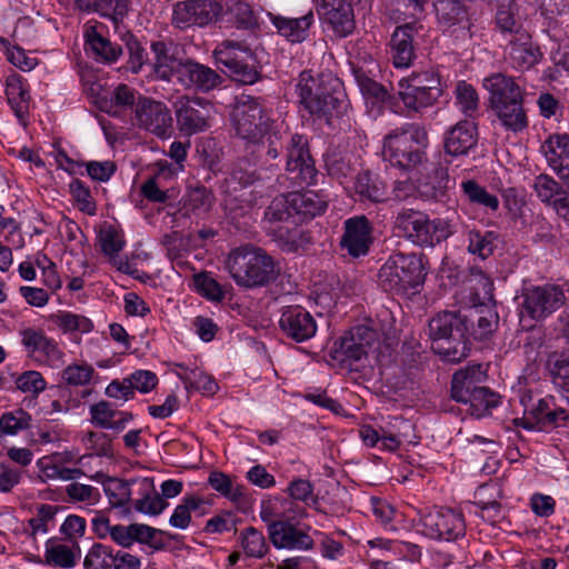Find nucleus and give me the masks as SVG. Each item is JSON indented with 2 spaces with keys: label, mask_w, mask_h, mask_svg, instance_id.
<instances>
[{
  "label": "nucleus",
  "mask_w": 569,
  "mask_h": 569,
  "mask_svg": "<svg viewBox=\"0 0 569 569\" xmlns=\"http://www.w3.org/2000/svg\"><path fill=\"white\" fill-rule=\"evenodd\" d=\"M208 483L222 497L234 503L244 501V488L237 483L230 476L221 471H212L209 475Z\"/></svg>",
  "instance_id": "obj_40"
},
{
  "label": "nucleus",
  "mask_w": 569,
  "mask_h": 569,
  "mask_svg": "<svg viewBox=\"0 0 569 569\" xmlns=\"http://www.w3.org/2000/svg\"><path fill=\"white\" fill-rule=\"evenodd\" d=\"M56 515V507L51 505H41L37 515L28 520L26 531L36 538L38 533H47L48 521L52 520Z\"/></svg>",
  "instance_id": "obj_63"
},
{
  "label": "nucleus",
  "mask_w": 569,
  "mask_h": 569,
  "mask_svg": "<svg viewBox=\"0 0 569 569\" xmlns=\"http://www.w3.org/2000/svg\"><path fill=\"white\" fill-rule=\"evenodd\" d=\"M214 113L213 104L200 98L189 99L183 97L174 103L178 129L186 136L202 132L210 128Z\"/></svg>",
  "instance_id": "obj_10"
},
{
  "label": "nucleus",
  "mask_w": 569,
  "mask_h": 569,
  "mask_svg": "<svg viewBox=\"0 0 569 569\" xmlns=\"http://www.w3.org/2000/svg\"><path fill=\"white\" fill-rule=\"evenodd\" d=\"M213 57L223 67L222 71L239 83L253 84L260 77L256 54L241 42H221L214 49Z\"/></svg>",
  "instance_id": "obj_5"
},
{
  "label": "nucleus",
  "mask_w": 569,
  "mask_h": 569,
  "mask_svg": "<svg viewBox=\"0 0 569 569\" xmlns=\"http://www.w3.org/2000/svg\"><path fill=\"white\" fill-rule=\"evenodd\" d=\"M508 57L515 69L526 71L539 62L542 53L529 33H521L518 39L509 40Z\"/></svg>",
  "instance_id": "obj_25"
},
{
  "label": "nucleus",
  "mask_w": 569,
  "mask_h": 569,
  "mask_svg": "<svg viewBox=\"0 0 569 569\" xmlns=\"http://www.w3.org/2000/svg\"><path fill=\"white\" fill-rule=\"evenodd\" d=\"M224 11L221 0H186L173 7L172 23L184 30L217 22Z\"/></svg>",
  "instance_id": "obj_8"
},
{
  "label": "nucleus",
  "mask_w": 569,
  "mask_h": 569,
  "mask_svg": "<svg viewBox=\"0 0 569 569\" xmlns=\"http://www.w3.org/2000/svg\"><path fill=\"white\" fill-rule=\"evenodd\" d=\"M240 537L241 546L248 557L260 559L268 553L269 546L266 538L263 533L254 527L243 529Z\"/></svg>",
  "instance_id": "obj_45"
},
{
  "label": "nucleus",
  "mask_w": 569,
  "mask_h": 569,
  "mask_svg": "<svg viewBox=\"0 0 569 569\" xmlns=\"http://www.w3.org/2000/svg\"><path fill=\"white\" fill-rule=\"evenodd\" d=\"M466 405H469V411L476 418H481L491 412V410L499 406L500 396L491 391L487 387H480L470 398L466 399Z\"/></svg>",
  "instance_id": "obj_41"
},
{
  "label": "nucleus",
  "mask_w": 569,
  "mask_h": 569,
  "mask_svg": "<svg viewBox=\"0 0 569 569\" xmlns=\"http://www.w3.org/2000/svg\"><path fill=\"white\" fill-rule=\"evenodd\" d=\"M177 78L184 87L204 93L216 89L222 82L217 71L193 60H186L178 66Z\"/></svg>",
  "instance_id": "obj_19"
},
{
  "label": "nucleus",
  "mask_w": 569,
  "mask_h": 569,
  "mask_svg": "<svg viewBox=\"0 0 569 569\" xmlns=\"http://www.w3.org/2000/svg\"><path fill=\"white\" fill-rule=\"evenodd\" d=\"M94 369L91 365L86 362L72 363L61 371V379L69 386H86L91 381Z\"/></svg>",
  "instance_id": "obj_52"
},
{
  "label": "nucleus",
  "mask_w": 569,
  "mask_h": 569,
  "mask_svg": "<svg viewBox=\"0 0 569 569\" xmlns=\"http://www.w3.org/2000/svg\"><path fill=\"white\" fill-rule=\"evenodd\" d=\"M422 532L432 539L456 540L465 535L462 515L451 509L429 511L421 518Z\"/></svg>",
  "instance_id": "obj_13"
},
{
  "label": "nucleus",
  "mask_w": 569,
  "mask_h": 569,
  "mask_svg": "<svg viewBox=\"0 0 569 569\" xmlns=\"http://www.w3.org/2000/svg\"><path fill=\"white\" fill-rule=\"evenodd\" d=\"M413 59L412 27L406 24L393 31V67L408 68Z\"/></svg>",
  "instance_id": "obj_36"
},
{
  "label": "nucleus",
  "mask_w": 569,
  "mask_h": 569,
  "mask_svg": "<svg viewBox=\"0 0 569 569\" xmlns=\"http://www.w3.org/2000/svg\"><path fill=\"white\" fill-rule=\"evenodd\" d=\"M83 442L87 449L91 451L90 457H113L112 441L103 432L90 431L84 436Z\"/></svg>",
  "instance_id": "obj_59"
},
{
  "label": "nucleus",
  "mask_w": 569,
  "mask_h": 569,
  "mask_svg": "<svg viewBox=\"0 0 569 569\" xmlns=\"http://www.w3.org/2000/svg\"><path fill=\"white\" fill-rule=\"evenodd\" d=\"M501 127L512 133H520L529 126L523 100L491 107Z\"/></svg>",
  "instance_id": "obj_32"
},
{
  "label": "nucleus",
  "mask_w": 569,
  "mask_h": 569,
  "mask_svg": "<svg viewBox=\"0 0 569 569\" xmlns=\"http://www.w3.org/2000/svg\"><path fill=\"white\" fill-rule=\"evenodd\" d=\"M485 297L482 300L478 298V292L470 291V302L472 309L468 315L462 317L465 321L463 333L469 335L476 340H486L490 338L498 328L499 317L492 307H487L492 301L491 287H482Z\"/></svg>",
  "instance_id": "obj_9"
},
{
  "label": "nucleus",
  "mask_w": 569,
  "mask_h": 569,
  "mask_svg": "<svg viewBox=\"0 0 569 569\" xmlns=\"http://www.w3.org/2000/svg\"><path fill=\"white\" fill-rule=\"evenodd\" d=\"M497 28L505 36L508 41L510 39H518L521 33H529L518 21L510 10L501 9L496 16Z\"/></svg>",
  "instance_id": "obj_58"
},
{
  "label": "nucleus",
  "mask_w": 569,
  "mask_h": 569,
  "mask_svg": "<svg viewBox=\"0 0 569 569\" xmlns=\"http://www.w3.org/2000/svg\"><path fill=\"white\" fill-rule=\"evenodd\" d=\"M463 194L472 204L482 207L486 212H496L499 209V199L475 180H465L460 184Z\"/></svg>",
  "instance_id": "obj_39"
},
{
  "label": "nucleus",
  "mask_w": 569,
  "mask_h": 569,
  "mask_svg": "<svg viewBox=\"0 0 569 569\" xmlns=\"http://www.w3.org/2000/svg\"><path fill=\"white\" fill-rule=\"evenodd\" d=\"M138 483L142 498L134 501V509L142 513L159 515L166 507L164 500L154 491L153 482L149 478H143Z\"/></svg>",
  "instance_id": "obj_38"
},
{
  "label": "nucleus",
  "mask_w": 569,
  "mask_h": 569,
  "mask_svg": "<svg viewBox=\"0 0 569 569\" xmlns=\"http://www.w3.org/2000/svg\"><path fill=\"white\" fill-rule=\"evenodd\" d=\"M355 189L361 197L373 202L383 201L386 198V190L380 187L368 172H362L357 176Z\"/></svg>",
  "instance_id": "obj_57"
},
{
  "label": "nucleus",
  "mask_w": 569,
  "mask_h": 569,
  "mask_svg": "<svg viewBox=\"0 0 569 569\" xmlns=\"http://www.w3.org/2000/svg\"><path fill=\"white\" fill-rule=\"evenodd\" d=\"M548 166L569 187V134L555 133L540 146Z\"/></svg>",
  "instance_id": "obj_21"
},
{
  "label": "nucleus",
  "mask_w": 569,
  "mask_h": 569,
  "mask_svg": "<svg viewBox=\"0 0 569 569\" xmlns=\"http://www.w3.org/2000/svg\"><path fill=\"white\" fill-rule=\"evenodd\" d=\"M393 268L402 284H423L426 281L427 268L421 256L397 253L393 257Z\"/></svg>",
  "instance_id": "obj_26"
},
{
  "label": "nucleus",
  "mask_w": 569,
  "mask_h": 569,
  "mask_svg": "<svg viewBox=\"0 0 569 569\" xmlns=\"http://www.w3.org/2000/svg\"><path fill=\"white\" fill-rule=\"evenodd\" d=\"M293 216L289 193L276 197L264 211V220L270 223L288 221Z\"/></svg>",
  "instance_id": "obj_55"
},
{
  "label": "nucleus",
  "mask_w": 569,
  "mask_h": 569,
  "mask_svg": "<svg viewBox=\"0 0 569 569\" xmlns=\"http://www.w3.org/2000/svg\"><path fill=\"white\" fill-rule=\"evenodd\" d=\"M81 10L94 11L110 18L116 28L128 14L131 0H76Z\"/></svg>",
  "instance_id": "obj_33"
},
{
  "label": "nucleus",
  "mask_w": 569,
  "mask_h": 569,
  "mask_svg": "<svg viewBox=\"0 0 569 569\" xmlns=\"http://www.w3.org/2000/svg\"><path fill=\"white\" fill-rule=\"evenodd\" d=\"M522 297L523 311L533 319L545 317L565 302L560 287H523Z\"/></svg>",
  "instance_id": "obj_16"
},
{
  "label": "nucleus",
  "mask_w": 569,
  "mask_h": 569,
  "mask_svg": "<svg viewBox=\"0 0 569 569\" xmlns=\"http://www.w3.org/2000/svg\"><path fill=\"white\" fill-rule=\"evenodd\" d=\"M104 492L112 507H124L131 501L130 482L118 478H108Z\"/></svg>",
  "instance_id": "obj_50"
},
{
  "label": "nucleus",
  "mask_w": 569,
  "mask_h": 569,
  "mask_svg": "<svg viewBox=\"0 0 569 569\" xmlns=\"http://www.w3.org/2000/svg\"><path fill=\"white\" fill-rule=\"evenodd\" d=\"M231 119L237 136L250 142H258L271 126L269 111L260 98L252 96L237 97Z\"/></svg>",
  "instance_id": "obj_4"
},
{
  "label": "nucleus",
  "mask_w": 569,
  "mask_h": 569,
  "mask_svg": "<svg viewBox=\"0 0 569 569\" xmlns=\"http://www.w3.org/2000/svg\"><path fill=\"white\" fill-rule=\"evenodd\" d=\"M290 202L295 214L311 219L325 212L327 202L313 191L290 192Z\"/></svg>",
  "instance_id": "obj_37"
},
{
  "label": "nucleus",
  "mask_w": 569,
  "mask_h": 569,
  "mask_svg": "<svg viewBox=\"0 0 569 569\" xmlns=\"http://www.w3.org/2000/svg\"><path fill=\"white\" fill-rule=\"evenodd\" d=\"M151 49L154 53V70L160 78L169 80L173 73L178 74V66L183 61H178L170 56L164 42H152Z\"/></svg>",
  "instance_id": "obj_43"
},
{
  "label": "nucleus",
  "mask_w": 569,
  "mask_h": 569,
  "mask_svg": "<svg viewBox=\"0 0 569 569\" xmlns=\"http://www.w3.org/2000/svg\"><path fill=\"white\" fill-rule=\"evenodd\" d=\"M21 343L26 351L51 368H61L64 365V352L58 343L47 337L42 330L27 328L21 330Z\"/></svg>",
  "instance_id": "obj_15"
},
{
  "label": "nucleus",
  "mask_w": 569,
  "mask_h": 569,
  "mask_svg": "<svg viewBox=\"0 0 569 569\" xmlns=\"http://www.w3.org/2000/svg\"><path fill=\"white\" fill-rule=\"evenodd\" d=\"M465 321L455 312H442L429 321V336L432 343L451 339L455 336L463 338Z\"/></svg>",
  "instance_id": "obj_31"
},
{
  "label": "nucleus",
  "mask_w": 569,
  "mask_h": 569,
  "mask_svg": "<svg viewBox=\"0 0 569 569\" xmlns=\"http://www.w3.org/2000/svg\"><path fill=\"white\" fill-rule=\"evenodd\" d=\"M284 147L286 169L293 183L299 187L313 184L318 171L309 152L307 138L298 133L289 134Z\"/></svg>",
  "instance_id": "obj_7"
},
{
  "label": "nucleus",
  "mask_w": 569,
  "mask_h": 569,
  "mask_svg": "<svg viewBox=\"0 0 569 569\" xmlns=\"http://www.w3.org/2000/svg\"><path fill=\"white\" fill-rule=\"evenodd\" d=\"M483 87L489 92L490 107L523 100L525 90L515 78L505 73H493L483 79Z\"/></svg>",
  "instance_id": "obj_22"
},
{
  "label": "nucleus",
  "mask_w": 569,
  "mask_h": 569,
  "mask_svg": "<svg viewBox=\"0 0 569 569\" xmlns=\"http://www.w3.org/2000/svg\"><path fill=\"white\" fill-rule=\"evenodd\" d=\"M279 327L283 335L297 342H303L317 332V323L309 311L300 306H289L283 308Z\"/></svg>",
  "instance_id": "obj_17"
},
{
  "label": "nucleus",
  "mask_w": 569,
  "mask_h": 569,
  "mask_svg": "<svg viewBox=\"0 0 569 569\" xmlns=\"http://www.w3.org/2000/svg\"><path fill=\"white\" fill-rule=\"evenodd\" d=\"M38 270L43 284H60L57 267L47 256H38L34 261H23L18 268L20 277L26 281L36 280Z\"/></svg>",
  "instance_id": "obj_34"
},
{
  "label": "nucleus",
  "mask_w": 569,
  "mask_h": 569,
  "mask_svg": "<svg viewBox=\"0 0 569 569\" xmlns=\"http://www.w3.org/2000/svg\"><path fill=\"white\" fill-rule=\"evenodd\" d=\"M428 146L427 131L419 124L410 123L393 132V170L398 169L403 179L396 181L395 189L409 191L413 189L412 169L425 160Z\"/></svg>",
  "instance_id": "obj_2"
},
{
  "label": "nucleus",
  "mask_w": 569,
  "mask_h": 569,
  "mask_svg": "<svg viewBox=\"0 0 569 569\" xmlns=\"http://www.w3.org/2000/svg\"><path fill=\"white\" fill-rule=\"evenodd\" d=\"M267 527L269 539L277 549L309 550L313 547L312 538L289 520H278Z\"/></svg>",
  "instance_id": "obj_20"
},
{
  "label": "nucleus",
  "mask_w": 569,
  "mask_h": 569,
  "mask_svg": "<svg viewBox=\"0 0 569 569\" xmlns=\"http://www.w3.org/2000/svg\"><path fill=\"white\" fill-rule=\"evenodd\" d=\"M352 74L361 92L366 97L373 99L372 103L385 102L389 97L387 89L382 84L369 78L362 68L352 66Z\"/></svg>",
  "instance_id": "obj_46"
},
{
  "label": "nucleus",
  "mask_w": 569,
  "mask_h": 569,
  "mask_svg": "<svg viewBox=\"0 0 569 569\" xmlns=\"http://www.w3.org/2000/svg\"><path fill=\"white\" fill-rule=\"evenodd\" d=\"M533 189L537 197L543 202L552 206L553 200L562 191L561 186L550 176L539 174L535 179Z\"/></svg>",
  "instance_id": "obj_61"
},
{
  "label": "nucleus",
  "mask_w": 569,
  "mask_h": 569,
  "mask_svg": "<svg viewBox=\"0 0 569 569\" xmlns=\"http://www.w3.org/2000/svg\"><path fill=\"white\" fill-rule=\"evenodd\" d=\"M477 142V127L470 120L459 121L445 133V150L452 157L468 154Z\"/></svg>",
  "instance_id": "obj_23"
},
{
  "label": "nucleus",
  "mask_w": 569,
  "mask_h": 569,
  "mask_svg": "<svg viewBox=\"0 0 569 569\" xmlns=\"http://www.w3.org/2000/svg\"><path fill=\"white\" fill-rule=\"evenodd\" d=\"M64 492L72 502L96 503L100 499V493L97 488L77 481L67 485Z\"/></svg>",
  "instance_id": "obj_62"
},
{
  "label": "nucleus",
  "mask_w": 569,
  "mask_h": 569,
  "mask_svg": "<svg viewBox=\"0 0 569 569\" xmlns=\"http://www.w3.org/2000/svg\"><path fill=\"white\" fill-rule=\"evenodd\" d=\"M268 233L284 252L298 253L305 251L310 244L308 233L298 228L290 229L283 226H277L269 228Z\"/></svg>",
  "instance_id": "obj_35"
},
{
  "label": "nucleus",
  "mask_w": 569,
  "mask_h": 569,
  "mask_svg": "<svg viewBox=\"0 0 569 569\" xmlns=\"http://www.w3.org/2000/svg\"><path fill=\"white\" fill-rule=\"evenodd\" d=\"M114 565V557L111 547L96 543L91 547L84 558L86 569H111Z\"/></svg>",
  "instance_id": "obj_49"
},
{
  "label": "nucleus",
  "mask_w": 569,
  "mask_h": 569,
  "mask_svg": "<svg viewBox=\"0 0 569 569\" xmlns=\"http://www.w3.org/2000/svg\"><path fill=\"white\" fill-rule=\"evenodd\" d=\"M438 81L428 73H412L399 80L398 102L407 112L419 111L431 106L440 96Z\"/></svg>",
  "instance_id": "obj_6"
},
{
  "label": "nucleus",
  "mask_w": 569,
  "mask_h": 569,
  "mask_svg": "<svg viewBox=\"0 0 569 569\" xmlns=\"http://www.w3.org/2000/svg\"><path fill=\"white\" fill-rule=\"evenodd\" d=\"M318 13L339 37H347L355 30L353 8L349 0H318Z\"/></svg>",
  "instance_id": "obj_18"
},
{
  "label": "nucleus",
  "mask_w": 569,
  "mask_h": 569,
  "mask_svg": "<svg viewBox=\"0 0 569 569\" xmlns=\"http://www.w3.org/2000/svg\"><path fill=\"white\" fill-rule=\"evenodd\" d=\"M121 39L129 54L127 68L138 73L148 61V52L131 32L127 31Z\"/></svg>",
  "instance_id": "obj_48"
},
{
  "label": "nucleus",
  "mask_w": 569,
  "mask_h": 569,
  "mask_svg": "<svg viewBox=\"0 0 569 569\" xmlns=\"http://www.w3.org/2000/svg\"><path fill=\"white\" fill-rule=\"evenodd\" d=\"M551 376L555 386L569 402V357H562L555 361Z\"/></svg>",
  "instance_id": "obj_64"
},
{
  "label": "nucleus",
  "mask_w": 569,
  "mask_h": 569,
  "mask_svg": "<svg viewBox=\"0 0 569 569\" xmlns=\"http://www.w3.org/2000/svg\"><path fill=\"white\" fill-rule=\"evenodd\" d=\"M323 74L313 76L311 71L305 70L299 74L296 91L300 104L312 116L330 117L339 110L343 100L340 93L331 91Z\"/></svg>",
  "instance_id": "obj_3"
},
{
  "label": "nucleus",
  "mask_w": 569,
  "mask_h": 569,
  "mask_svg": "<svg viewBox=\"0 0 569 569\" xmlns=\"http://www.w3.org/2000/svg\"><path fill=\"white\" fill-rule=\"evenodd\" d=\"M372 230V224L366 216L348 218L343 222L340 249L353 259L367 256L373 243Z\"/></svg>",
  "instance_id": "obj_14"
},
{
  "label": "nucleus",
  "mask_w": 569,
  "mask_h": 569,
  "mask_svg": "<svg viewBox=\"0 0 569 569\" xmlns=\"http://www.w3.org/2000/svg\"><path fill=\"white\" fill-rule=\"evenodd\" d=\"M487 375L482 365H471L458 370L451 380V397L458 402H466L478 390Z\"/></svg>",
  "instance_id": "obj_24"
},
{
  "label": "nucleus",
  "mask_w": 569,
  "mask_h": 569,
  "mask_svg": "<svg viewBox=\"0 0 569 569\" xmlns=\"http://www.w3.org/2000/svg\"><path fill=\"white\" fill-rule=\"evenodd\" d=\"M6 96L19 122L27 127L30 111V94L19 76L12 74L7 78Z\"/></svg>",
  "instance_id": "obj_28"
},
{
  "label": "nucleus",
  "mask_w": 569,
  "mask_h": 569,
  "mask_svg": "<svg viewBox=\"0 0 569 569\" xmlns=\"http://www.w3.org/2000/svg\"><path fill=\"white\" fill-rule=\"evenodd\" d=\"M87 42L97 58L106 62H114L122 52V48L102 37L94 29L87 32Z\"/></svg>",
  "instance_id": "obj_44"
},
{
  "label": "nucleus",
  "mask_w": 569,
  "mask_h": 569,
  "mask_svg": "<svg viewBox=\"0 0 569 569\" xmlns=\"http://www.w3.org/2000/svg\"><path fill=\"white\" fill-rule=\"evenodd\" d=\"M428 226V217L420 211H405L396 220V227L402 236L419 244L430 242Z\"/></svg>",
  "instance_id": "obj_27"
},
{
  "label": "nucleus",
  "mask_w": 569,
  "mask_h": 569,
  "mask_svg": "<svg viewBox=\"0 0 569 569\" xmlns=\"http://www.w3.org/2000/svg\"><path fill=\"white\" fill-rule=\"evenodd\" d=\"M31 416L23 409L4 412L0 417V431L4 435H17L30 427Z\"/></svg>",
  "instance_id": "obj_53"
},
{
  "label": "nucleus",
  "mask_w": 569,
  "mask_h": 569,
  "mask_svg": "<svg viewBox=\"0 0 569 569\" xmlns=\"http://www.w3.org/2000/svg\"><path fill=\"white\" fill-rule=\"evenodd\" d=\"M431 348L442 360L452 363L460 362L467 358L470 351L465 336L463 338L455 336L451 339L432 343Z\"/></svg>",
  "instance_id": "obj_42"
},
{
  "label": "nucleus",
  "mask_w": 569,
  "mask_h": 569,
  "mask_svg": "<svg viewBox=\"0 0 569 569\" xmlns=\"http://www.w3.org/2000/svg\"><path fill=\"white\" fill-rule=\"evenodd\" d=\"M271 21L278 32L290 42H302L307 39L310 27L315 21L311 10L299 18H287L282 16H271Z\"/></svg>",
  "instance_id": "obj_29"
},
{
  "label": "nucleus",
  "mask_w": 569,
  "mask_h": 569,
  "mask_svg": "<svg viewBox=\"0 0 569 569\" xmlns=\"http://www.w3.org/2000/svg\"><path fill=\"white\" fill-rule=\"evenodd\" d=\"M137 124L161 139L172 133V116L170 109L161 101L150 98H139L136 103Z\"/></svg>",
  "instance_id": "obj_12"
},
{
  "label": "nucleus",
  "mask_w": 569,
  "mask_h": 569,
  "mask_svg": "<svg viewBox=\"0 0 569 569\" xmlns=\"http://www.w3.org/2000/svg\"><path fill=\"white\" fill-rule=\"evenodd\" d=\"M552 402V398L540 399L538 403L532 406L528 412L532 418H528L526 416L522 418H516L513 420L515 425L527 430L536 429L537 423L546 422Z\"/></svg>",
  "instance_id": "obj_54"
},
{
  "label": "nucleus",
  "mask_w": 569,
  "mask_h": 569,
  "mask_svg": "<svg viewBox=\"0 0 569 569\" xmlns=\"http://www.w3.org/2000/svg\"><path fill=\"white\" fill-rule=\"evenodd\" d=\"M456 100L461 112L472 117L479 107V97L476 89L466 81H459L456 86Z\"/></svg>",
  "instance_id": "obj_51"
},
{
  "label": "nucleus",
  "mask_w": 569,
  "mask_h": 569,
  "mask_svg": "<svg viewBox=\"0 0 569 569\" xmlns=\"http://www.w3.org/2000/svg\"><path fill=\"white\" fill-rule=\"evenodd\" d=\"M227 267L237 284H268L280 276V266L266 250L243 246L232 250Z\"/></svg>",
  "instance_id": "obj_1"
},
{
  "label": "nucleus",
  "mask_w": 569,
  "mask_h": 569,
  "mask_svg": "<svg viewBox=\"0 0 569 569\" xmlns=\"http://www.w3.org/2000/svg\"><path fill=\"white\" fill-rule=\"evenodd\" d=\"M435 179V182L421 183L418 189L422 197L440 201L447 194L449 177L445 170H438Z\"/></svg>",
  "instance_id": "obj_60"
},
{
  "label": "nucleus",
  "mask_w": 569,
  "mask_h": 569,
  "mask_svg": "<svg viewBox=\"0 0 569 569\" xmlns=\"http://www.w3.org/2000/svg\"><path fill=\"white\" fill-rule=\"evenodd\" d=\"M90 417L94 426L112 430H122L133 418L132 413L118 411L106 400H101L90 407Z\"/></svg>",
  "instance_id": "obj_30"
},
{
  "label": "nucleus",
  "mask_w": 569,
  "mask_h": 569,
  "mask_svg": "<svg viewBox=\"0 0 569 569\" xmlns=\"http://www.w3.org/2000/svg\"><path fill=\"white\" fill-rule=\"evenodd\" d=\"M16 388L32 397H38L47 388V381L42 373L36 370H27L20 375H12Z\"/></svg>",
  "instance_id": "obj_47"
},
{
  "label": "nucleus",
  "mask_w": 569,
  "mask_h": 569,
  "mask_svg": "<svg viewBox=\"0 0 569 569\" xmlns=\"http://www.w3.org/2000/svg\"><path fill=\"white\" fill-rule=\"evenodd\" d=\"M377 339L376 330L369 326H355L335 343L332 357L341 363L352 365L368 355Z\"/></svg>",
  "instance_id": "obj_11"
},
{
  "label": "nucleus",
  "mask_w": 569,
  "mask_h": 569,
  "mask_svg": "<svg viewBox=\"0 0 569 569\" xmlns=\"http://www.w3.org/2000/svg\"><path fill=\"white\" fill-rule=\"evenodd\" d=\"M69 189L78 209L89 216H94L97 212V206L89 187H87L81 180L73 179L69 184Z\"/></svg>",
  "instance_id": "obj_56"
}]
</instances>
